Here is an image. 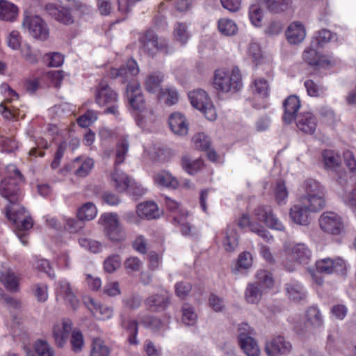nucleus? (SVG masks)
Returning <instances> with one entry per match:
<instances>
[{
	"label": "nucleus",
	"mask_w": 356,
	"mask_h": 356,
	"mask_svg": "<svg viewBox=\"0 0 356 356\" xmlns=\"http://www.w3.org/2000/svg\"><path fill=\"white\" fill-rule=\"evenodd\" d=\"M22 181V175L15 165L6 167V176L0 184V194L6 199L9 205L6 208L8 220L20 230H28L33 227L31 218L26 216V211L19 202L20 193L18 184Z\"/></svg>",
	"instance_id": "obj_1"
},
{
	"label": "nucleus",
	"mask_w": 356,
	"mask_h": 356,
	"mask_svg": "<svg viewBox=\"0 0 356 356\" xmlns=\"http://www.w3.org/2000/svg\"><path fill=\"white\" fill-rule=\"evenodd\" d=\"M127 97L132 108L139 112L136 116V121L141 128L147 124V118L153 115L152 110L145 109V102L141 91L140 83L133 81L127 86Z\"/></svg>",
	"instance_id": "obj_2"
},
{
	"label": "nucleus",
	"mask_w": 356,
	"mask_h": 356,
	"mask_svg": "<svg viewBox=\"0 0 356 356\" xmlns=\"http://www.w3.org/2000/svg\"><path fill=\"white\" fill-rule=\"evenodd\" d=\"M303 193L300 197L301 201L309 206L310 209L321 210L325 205V188L318 181L306 179L302 185Z\"/></svg>",
	"instance_id": "obj_3"
},
{
	"label": "nucleus",
	"mask_w": 356,
	"mask_h": 356,
	"mask_svg": "<svg viewBox=\"0 0 356 356\" xmlns=\"http://www.w3.org/2000/svg\"><path fill=\"white\" fill-rule=\"evenodd\" d=\"M213 88L222 92H235L242 86L240 70L235 67L230 70H216L213 79Z\"/></svg>",
	"instance_id": "obj_4"
},
{
	"label": "nucleus",
	"mask_w": 356,
	"mask_h": 356,
	"mask_svg": "<svg viewBox=\"0 0 356 356\" xmlns=\"http://www.w3.org/2000/svg\"><path fill=\"white\" fill-rule=\"evenodd\" d=\"M257 282L249 283L245 291V299L248 303L257 304L261 299L263 291L273 286V279L270 273L261 270L257 274Z\"/></svg>",
	"instance_id": "obj_5"
},
{
	"label": "nucleus",
	"mask_w": 356,
	"mask_h": 356,
	"mask_svg": "<svg viewBox=\"0 0 356 356\" xmlns=\"http://www.w3.org/2000/svg\"><path fill=\"white\" fill-rule=\"evenodd\" d=\"M95 102L100 106H107L105 113L113 114L115 116L119 115L118 111V95L107 83L101 82L96 89L95 94Z\"/></svg>",
	"instance_id": "obj_6"
},
{
	"label": "nucleus",
	"mask_w": 356,
	"mask_h": 356,
	"mask_svg": "<svg viewBox=\"0 0 356 356\" xmlns=\"http://www.w3.org/2000/svg\"><path fill=\"white\" fill-rule=\"evenodd\" d=\"M22 28L31 37L40 41H47L49 38V28L47 23L39 15H24Z\"/></svg>",
	"instance_id": "obj_7"
},
{
	"label": "nucleus",
	"mask_w": 356,
	"mask_h": 356,
	"mask_svg": "<svg viewBox=\"0 0 356 356\" xmlns=\"http://www.w3.org/2000/svg\"><path fill=\"white\" fill-rule=\"evenodd\" d=\"M188 98L193 107L200 111L209 120L216 119V108L205 90L197 89L191 91L188 93Z\"/></svg>",
	"instance_id": "obj_8"
},
{
	"label": "nucleus",
	"mask_w": 356,
	"mask_h": 356,
	"mask_svg": "<svg viewBox=\"0 0 356 356\" xmlns=\"http://www.w3.org/2000/svg\"><path fill=\"white\" fill-rule=\"evenodd\" d=\"M99 222L104 226V232L112 241H122L125 237V232L121 226L118 214L106 213L102 215Z\"/></svg>",
	"instance_id": "obj_9"
},
{
	"label": "nucleus",
	"mask_w": 356,
	"mask_h": 356,
	"mask_svg": "<svg viewBox=\"0 0 356 356\" xmlns=\"http://www.w3.org/2000/svg\"><path fill=\"white\" fill-rule=\"evenodd\" d=\"M144 52L154 56L158 51L168 54V47L165 40L159 39L157 35L152 30H147L140 38Z\"/></svg>",
	"instance_id": "obj_10"
},
{
	"label": "nucleus",
	"mask_w": 356,
	"mask_h": 356,
	"mask_svg": "<svg viewBox=\"0 0 356 356\" xmlns=\"http://www.w3.org/2000/svg\"><path fill=\"white\" fill-rule=\"evenodd\" d=\"M318 223L323 232L333 235L340 234L344 229L341 218L331 211L323 212L319 217Z\"/></svg>",
	"instance_id": "obj_11"
},
{
	"label": "nucleus",
	"mask_w": 356,
	"mask_h": 356,
	"mask_svg": "<svg viewBox=\"0 0 356 356\" xmlns=\"http://www.w3.org/2000/svg\"><path fill=\"white\" fill-rule=\"evenodd\" d=\"M291 350V343L280 335L266 341L264 348L268 356H284L289 354Z\"/></svg>",
	"instance_id": "obj_12"
},
{
	"label": "nucleus",
	"mask_w": 356,
	"mask_h": 356,
	"mask_svg": "<svg viewBox=\"0 0 356 356\" xmlns=\"http://www.w3.org/2000/svg\"><path fill=\"white\" fill-rule=\"evenodd\" d=\"M73 323L71 319L65 318L61 322L56 323L52 328V336L55 344L58 348H63L67 343L70 334L73 330Z\"/></svg>",
	"instance_id": "obj_13"
},
{
	"label": "nucleus",
	"mask_w": 356,
	"mask_h": 356,
	"mask_svg": "<svg viewBox=\"0 0 356 356\" xmlns=\"http://www.w3.org/2000/svg\"><path fill=\"white\" fill-rule=\"evenodd\" d=\"M139 72V67L134 59H129L120 68H112L109 76L112 79H120L122 83L130 81Z\"/></svg>",
	"instance_id": "obj_14"
},
{
	"label": "nucleus",
	"mask_w": 356,
	"mask_h": 356,
	"mask_svg": "<svg viewBox=\"0 0 356 356\" xmlns=\"http://www.w3.org/2000/svg\"><path fill=\"white\" fill-rule=\"evenodd\" d=\"M254 214L257 220L263 222L268 227L279 231L284 230V225L273 213L270 207L259 206L255 209Z\"/></svg>",
	"instance_id": "obj_15"
},
{
	"label": "nucleus",
	"mask_w": 356,
	"mask_h": 356,
	"mask_svg": "<svg viewBox=\"0 0 356 356\" xmlns=\"http://www.w3.org/2000/svg\"><path fill=\"white\" fill-rule=\"evenodd\" d=\"M299 204L293 205L290 209V217L293 222L302 226H307L309 224V213L318 212L320 210L310 209L309 206L299 200Z\"/></svg>",
	"instance_id": "obj_16"
},
{
	"label": "nucleus",
	"mask_w": 356,
	"mask_h": 356,
	"mask_svg": "<svg viewBox=\"0 0 356 356\" xmlns=\"http://www.w3.org/2000/svg\"><path fill=\"white\" fill-rule=\"evenodd\" d=\"M56 300H63L68 307L76 309L79 305V301L74 293L70 284L65 281H60L56 288Z\"/></svg>",
	"instance_id": "obj_17"
},
{
	"label": "nucleus",
	"mask_w": 356,
	"mask_h": 356,
	"mask_svg": "<svg viewBox=\"0 0 356 356\" xmlns=\"http://www.w3.org/2000/svg\"><path fill=\"white\" fill-rule=\"evenodd\" d=\"M44 10L47 14L60 23L71 24L74 22L71 10L67 7L58 6L55 3H49L45 5Z\"/></svg>",
	"instance_id": "obj_18"
},
{
	"label": "nucleus",
	"mask_w": 356,
	"mask_h": 356,
	"mask_svg": "<svg viewBox=\"0 0 356 356\" xmlns=\"http://www.w3.org/2000/svg\"><path fill=\"white\" fill-rule=\"evenodd\" d=\"M20 277L14 270L8 266L2 265L0 269V282L10 292H17L19 290Z\"/></svg>",
	"instance_id": "obj_19"
},
{
	"label": "nucleus",
	"mask_w": 356,
	"mask_h": 356,
	"mask_svg": "<svg viewBox=\"0 0 356 356\" xmlns=\"http://www.w3.org/2000/svg\"><path fill=\"white\" fill-rule=\"evenodd\" d=\"M111 184L119 193H123L130 190L133 187V182L131 178L124 172L115 166L114 171L110 176Z\"/></svg>",
	"instance_id": "obj_20"
},
{
	"label": "nucleus",
	"mask_w": 356,
	"mask_h": 356,
	"mask_svg": "<svg viewBox=\"0 0 356 356\" xmlns=\"http://www.w3.org/2000/svg\"><path fill=\"white\" fill-rule=\"evenodd\" d=\"M303 59L309 65L316 68H326L332 65V60L326 56H320L317 51L311 47L303 53Z\"/></svg>",
	"instance_id": "obj_21"
},
{
	"label": "nucleus",
	"mask_w": 356,
	"mask_h": 356,
	"mask_svg": "<svg viewBox=\"0 0 356 356\" xmlns=\"http://www.w3.org/2000/svg\"><path fill=\"white\" fill-rule=\"evenodd\" d=\"M238 225L241 229L249 227L250 231L256 233L258 236L264 238L266 242H270L273 238L263 226L253 222L250 220L248 214H243L238 220Z\"/></svg>",
	"instance_id": "obj_22"
},
{
	"label": "nucleus",
	"mask_w": 356,
	"mask_h": 356,
	"mask_svg": "<svg viewBox=\"0 0 356 356\" xmlns=\"http://www.w3.org/2000/svg\"><path fill=\"white\" fill-rule=\"evenodd\" d=\"M120 325L128 334L127 341L130 345H138L139 341L137 339L138 332V323L136 320L128 318L124 314H120Z\"/></svg>",
	"instance_id": "obj_23"
},
{
	"label": "nucleus",
	"mask_w": 356,
	"mask_h": 356,
	"mask_svg": "<svg viewBox=\"0 0 356 356\" xmlns=\"http://www.w3.org/2000/svg\"><path fill=\"white\" fill-rule=\"evenodd\" d=\"M283 106L284 109L283 121L286 124H291L300 108V101L297 96L291 95L284 100Z\"/></svg>",
	"instance_id": "obj_24"
},
{
	"label": "nucleus",
	"mask_w": 356,
	"mask_h": 356,
	"mask_svg": "<svg viewBox=\"0 0 356 356\" xmlns=\"http://www.w3.org/2000/svg\"><path fill=\"white\" fill-rule=\"evenodd\" d=\"M238 342L241 349L247 356H259L260 349L257 341L252 336L242 332L238 335Z\"/></svg>",
	"instance_id": "obj_25"
},
{
	"label": "nucleus",
	"mask_w": 356,
	"mask_h": 356,
	"mask_svg": "<svg viewBox=\"0 0 356 356\" xmlns=\"http://www.w3.org/2000/svg\"><path fill=\"white\" fill-rule=\"evenodd\" d=\"M172 131L179 136H185L188 134V127L185 117L180 113H174L170 115L168 120Z\"/></svg>",
	"instance_id": "obj_26"
},
{
	"label": "nucleus",
	"mask_w": 356,
	"mask_h": 356,
	"mask_svg": "<svg viewBox=\"0 0 356 356\" xmlns=\"http://www.w3.org/2000/svg\"><path fill=\"white\" fill-rule=\"evenodd\" d=\"M296 123L300 130L312 134L316 129L317 120L311 113H302L298 116Z\"/></svg>",
	"instance_id": "obj_27"
},
{
	"label": "nucleus",
	"mask_w": 356,
	"mask_h": 356,
	"mask_svg": "<svg viewBox=\"0 0 356 356\" xmlns=\"http://www.w3.org/2000/svg\"><path fill=\"white\" fill-rule=\"evenodd\" d=\"M286 35L289 43L296 44L300 43L305 39L306 31L300 22H295L289 26Z\"/></svg>",
	"instance_id": "obj_28"
},
{
	"label": "nucleus",
	"mask_w": 356,
	"mask_h": 356,
	"mask_svg": "<svg viewBox=\"0 0 356 356\" xmlns=\"http://www.w3.org/2000/svg\"><path fill=\"white\" fill-rule=\"evenodd\" d=\"M288 298L295 302H300L306 298V291L300 283L291 280L285 284Z\"/></svg>",
	"instance_id": "obj_29"
},
{
	"label": "nucleus",
	"mask_w": 356,
	"mask_h": 356,
	"mask_svg": "<svg viewBox=\"0 0 356 356\" xmlns=\"http://www.w3.org/2000/svg\"><path fill=\"white\" fill-rule=\"evenodd\" d=\"M19 15V8L8 0H0V19L7 22L15 21Z\"/></svg>",
	"instance_id": "obj_30"
},
{
	"label": "nucleus",
	"mask_w": 356,
	"mask_h": 356,
	"mask_svg": "<svg viewBox=\"0 0 356 356\" xmlns=\"http://www.w3.org/2000/svg\"><path fill=\"white\" fill-rule=\"evenodd\" d=\"M90 312L93 316L99 321H106L112 318L113 309L108 305L98 302H94L90 299Z\"/></svg>",
	"instance_id": "obj_31"
},
{
	"label": "nucleus",
	"mask_w": 356,
	"mask_h": 356,
	"mask_svg": "<svg viewBox=\"0 0 356 356\" xmlns=\"http://www.w3.org/2000/svg\"><path fill=\"white\" fill-rule=\"evenodd\" d=\"M322 161L326 170L337 171L340 167L341 160L340 156L332 149H325L321 153Z\"/></svg>",
	"instance_id": "obj_32"
},
{
	"label": "nucleus",
	"mask_w": 356,
	"mask_h": 356,
	"mask_svg": "<svg viewBox=\"0 0 356 356\" xmlns=\"http://www.w3.org/2000/svg\"><path fill=\"white\" fill-rule=\"evenodd\" d=\"M154 181L158 186L170 189H176L179 186L178 180L165 170H161L155 174Z\"/></svg>",
	"instance_id": "obj_33"
},
{
	"label": "nucleus",
	"mask_w": 356,
	"mask_h": 356,
	"mask_svg": "<svg viewBox=\"0 0 356 356\" xmlns=\"http://www.w3.org/2000/svg\"><path fill=\"white\" fill-rule=\"evenodd\" d=\"M163 81V75L160 72L150 73L145 79L144 86L147 91L152 93L159 92L160 94L163 90L161 88Z\"/></svg>",
	"instance_id": "obj_34"
},
{
	"label": "nucleus",
	"mask_w": 356,
	"mask_h": 356,
	"mask_svg": "<svg viewBox=\"0 0 356 356\" xmlns=\"http://www.w3.org/2000/svg\"><path fill=\"white\" fill-rule=\"evenodd\" d=\"M138 215L148 220L156 219L159 217L158 207L154 202L140 203L137 207Z\"/></svg>",
	"instance_id": "obj_35"
},
{
	"label": "nucleus",
	"mask_w": 356,
	"mask_h": 356,
	"mask_svg": "<svg viewBox=\"0 0 356 356\" xmlns=\"http://www.w3.org/2000/svg\"><path fill=\"white\" fill-rule=\"evenodd\" d=\"M223 245L227 252H232L238 246V235L234 224L228 225L225 232Z\"/></svg>",
	"instance_id": "obj_36"
},
{
	"label": "nucleus",
	"mask_w": 356,
	"mask_h": 356,
	"mask_svg": "<svg viewBox=\"0 0 356 356\" xmlns=\"http://www.w3.org/2000/svg\"><path fill=\"white\" fill-rule=\"evenodd\" d=\"M266 8L274 13L284 12L291 8L293 0H259Z\"/></svg>",
	"instance_id": "obj_37"
},
{
	"label": "nucleus",
	"mask_w": 356,
	"mask_h": 356,
	"mask_svg": "<svg viewBox=\"0 0 356 356\" xmlns=\"http://www.w3.org/2000/svg\"><path fill=\"white\" fill-rule=\"evenodd\" d=\"M168 304V298L160 294L152 296L145 300V305L152 312L164 310Z\"/></svg>",
	"instance_id": "obj_38"
},
{
	"label": "nucleus",
	"mask_w": 356,
	"mask_h": 356,
	"mask_svg": "<svg viewBox=\"0 0 356 356\" xmlns=\"http://www.w3.org/2000/svg\"><path fill=\"white\" fill-rule=\"evenodd\" d=\"M291 255L298 263L306 264L310 260L312 254L305 244L299 243L293 247Z\"/></svg>",
	"instance_id": "obj_39"
},
{
	"label": "nucleus",
	"mask_w": 356,
	"mask_h": 356,
	"mask_svg": "<svg viewBox=\"0 0 356 356\" xmlns=\"http://www.w3.org/2000/svg\"><path fill=\"white\" fill-rule=\"evenodd\" d=\"M129 147L128 136H122L116 146L115 166L124 162Z\"/></svg>",
	"instance_id": "obj_40"
},
{
	"label": "nucleus",
	"mask_w": 356,
	"mask_h": 356,
	"mask_svg": "<svg viewBox=\"0 0 356 356\" xmlns=\"http://www.w3.org/2000/svg\"><path fill=\"white\" fill-rule=\"evenodd\" d=\"M306 318L307 323L313 327H319L323 324L321 313L316 307H311L307 310Z\"/></svg>",
	"instance_id": "obj_41"
},
{
	"label": "nucleus",
	"mask_w": 356,
	"mask_h": 356,
	"mask_svg": "<svg viewBox=\"0 0 356 356\" xmlns=\"http://www.w3.org/2000/svg\"><path fill=\"white\" fill-rule=\"evenodd\" d=\"M181 165L188 174L193 175L202 167V161L199 159H192L188 156H184L181 159Z\"/></svg>",
	"instance_id": "obj_42"
},
{
	"label": "nucleus",
	"mask_w": 356,
	"mask_h": 356,
	"mask_svg": "<svg viewBox=\"0 0 356 356\" xmlns=\"http://www.w3.org/2000/svg\"><path fill=\"white\" fill-rule=\"evenodd\" d=\"M218 30L222 34L227 36H231L237 33L238 28L233 20L227 18H222L218 21Z\"/></svg>",
	"instance_id": "obj_43"
},
{
	"label": "nucleus",
	"mask_w": 356,
	"mask_h": 356,
	"mask_svg": "<svg viewBox=\"0 0 356 356\" xmlns=\"http://www.w3.org/2000/svg\"><path fill=\"white\" fill-rule=\"evenodd\" d=\"M33 348L38 356H55L54 348L45 340H37L33 344Z\"/></svg>",
	"instance_id": "obj_44"
},
{
	"label": "nucleus",
	"mask_w": 356,
	"mask_h": 356,
	"mask_svg": "<svg viewBox=\"0 0 356 356\" xmlns=\"http://www.w3.org/2000/svg\"><path fill=\"white\" fill-rule=\"evenodd\" d=\"M197 315L195 312L193 307L188 304H184L182 307V321L189 326L194 325L196 323Z\"/></svg>",
	"instance_id": "obj_45"
},
{
	"label": "nucleus",
	"mask_w": 356,
	"mask_h": 356,
	"mask_svg": "<svg viewBox=\"0 0 356 356\" xmlns=\"http://www.w3.org/2000/svg\"><path fill=\"white\" fill-rule=\"evenodd\" d=\"M74 173L79 177H85L88 175L89 162L86 160L82 161L81 158H76L71 164Z\"/></svg>",
	"instance_id": "obj_46"
},
{
	"label": "nucleus",
	"mask_w": 356,
	"mask_h": 356,
	"mask_svg": "<svg viewBox=\"0 0 356 356\" xmlns=\"http://www.w3.org/2000/svg\"><path fill=\"white\" fill-rule=\"evenodd\" d=\"M247 54L252 62L257 65L263 59V55L260 46L258 43L252 42L249 44L247 49Z\"/></svg>",
	"instance_id": "obj_47"
},
{
	"label": "nucleus",
	"mask_w": 356,
	"mask_h": 356,
	"mask_svg": "<svg viewBox=\"0 0 356 356\" xmlns=\"http://www.w3.org/2000/svg\"><path fill=\"white\" fill-rule=\"evenodd\" d=\"M109 352V348L101 339L97 338L93 340L90 356H108Z\"/></svg>",
	"instance_id": "obj_48"
},
{
	"label": "nucleus",
	"mask_w": 356,
	"mask_h": 356,
	"mask_svg": "<svg viewBox=\"0 0 356 356\" xmlns=\"http://www.w3.org/2000/svg\"><path fill=\"white\" fill-rule=\"evenodd\" d=\"M64 221V231L70 233H79L86 227V223L78 218L75 220L72 218H65Z\"/></svg>",
	"instance_id": "obj_49"
},
{
	"label": "nucleus",
	"mask_w": 356,
	"mask_h": 356,
	"mask_svg": "<svg viewBox=\"0 0 356 356\" xmlns=\"http://www.w3.org/2000/svg\"><path fill=\"white\" fill-rule=\"evenodd\" d=\"M174 37L175 40L181 44L188 41L190 34L187 30V26L184 23H177L174 29Z\"/></svg>",
	"instance_id": "obj_50"
},
{
	"label": "nucleus",
	"mask_w": 356,
	"mask_h": 356,
	"mask_svg": "<svg viewBox=\"0 0 356 356\" xmlns=\"http://www.w3.org/2000/svg\"><path fill=\"white\" fill-rule=\"evenodd\" d=\"M70 344L72 350L74 352H79L81 350L84 345V340L83 334L79 330H73L71 334Z\"/></svg>",
	"instance_id": "obj_51"
},
{
	"label": "nucleus",
	"mask_w": 356,
	"mask_h": 356,
	"mask_svg": "<svg viewBox=\"0 0 356 356\" xmlns=\"http://www.w3.org/2000/svg\"><path fill=\"white\" fill-rule=\"evenodd\" d=\"M249 18L255 26H261L263 18V11L258 5H252L249 8Z\"/></svg>",
	"instance_id": "obj_52"
},
{
	"label": "nucleus",
	"mask_w": 356,
	"mask_h": 356,
	"mask_svg": "<svg viewBox=\"0 0 356 356\" xmlns=\"http://www.w3.org/2000/svg\"><path fill=\"white\" fill-rule=\"evenodd\" d=\"M121 265V258L118 254H113L105 259L104 270L109 273L115 271Z\"/></svg>",
	"instance_id": "obj_53"
},
{
	"label": "nucleus",
	"mask_w": 356,
	"mask_h": 356,
	"mask_svg": "<svg viewBox=\"0 0 356 356\" xmlns=\"http://www.w3.org/2000/svg\"><path fill=\"white\" fill-rule=\"evenodd\" d=\"M193 141L197 149L207 150L210 147V139L203 133H198L195 135L193 138Z\"/></svg>",
	"instance_id": "obj_54"
},
{
	"label": "nucleus",
	"mask_w": 356,
	"mask_h": 356,
	"mask_svg": "<svg viewBox=\"0 0 356 356\" xmlns=\"http://www.w3.org/2000/svg\"><path fill=\"white\" fill-rule=\"evenodd\" d=\"M305 86L307 94L311 97H319L323 94L325 90L323 87L310 79L305 82Z\"/></svg>",
	"instance_id": "obj_55"
},
{
	"label": "nucleus",
	"mask_w": 356,
	"mask_h": 356,
	"mask_svg": "<svg viewBox=\"0 0 356 356\" xmlns=\"http://www.w3.org/2000/svg\"><path fill=\"white\" fill-rule=\"evenodd\" d=\"M316 267L318 272L324 274L335 273L333 266H331L330 257L319 259L316 262Z\"/></svg>",
	"instance_id": "obj_56"
},
{
	"label": "nucleus",
	"mask_w": 356,
	"mask_h": 356,
	"mask_svg": "<svg viewBox=\"0 0 356 356\" xmlns=\"http://www.w3.org/2000/svg\"><path fill=\"white\" fill-rule=\"evenodd\" d=\"M275 194L276 200L278 204H282L285 202V200L288 197V191L285 184L282 181H279L277 183Z\"/></svg>",
	"instance_id": "obj_57"
},
{
	"label": "nucleus",
	"mask_w": 356,
	"mask_h": 356,
	"mask_svg": "<svg viewBox=\"0 0 356 356\" xmlns=\"http://www.w3.org/2000/svg\"><path fill=\"white\" fill-rule=\"evenodd\" d=\"M34 268L41 272L47 273L49 276H54L51 267L48 260L44 259H37L33 264Z\"/></svg>",
	"instance_id": "obj_58"
},
{
	"label": "nucleus",
	"mask_w": 356,
	"mask_h": 356,
	"mask_svg": "<svg viewBox=\"0 0 356 356\" xmlns=\"http://www.w3.org/2000/svg\"><path fill=\"white\" fill-rule=\"evenodd\" d=\"M255 92L261 97H266L268 95V84L266 80L258 79L254 81Z\"/></svg>",
	"instance_id": "obj_59"
},
{
	"label": "nucleus",
	"mask_w": 356,
	"mask_h": 356,
	"mask_svg": "<svg viewBox=\"0 0 356 356\" xmlns=\"http://www.w3.org/2000/svg\"><path fill=\"white\" fill-rule=\"evenodd\" d=\"M192 286L187 282H179L175 285V292L180 298H185L191 292Z\"/></svg>",
	"instance_id": "obj_60"
},
{
	"label": "nucleus",
	"mask_w": 356,
	"mask_h": 356,
	"mask_svg": "<svg viewBox=\"0 0 356 356\" xmlns=\"http://www.w3.org/2000/svg\"><path fill=\"white\" fill-rule=\"evenodd\" d=\"M161 95L165 97V103L168 106L175 104L179 100V95L175 89L168 88L161 91Z\"/></svg>",
	"instance_id": "obj_61"
},
{
	"label": "nucleus",
	"mask_w": 356,
	"mask_h": 356,
	"mask_svg": "<svg viewBox=\"0 0 356 356\" xmlns=\"http://www.w3.org/2000/svg\"><path fill=\"white\" fill-rule=\"evenodd\" d=\"M124 266L129 273L140 270L142 267L141 261L136 257L128 258L124 262Z\"/></svg>",
	"instance_id": "obj_62"
},
{
	"label": "nucleus",
	"mask_w": 356,
	"mask_h": 356,
	"mask_svg": "<svg viewBox=\"0 0 356 356\" xmlns=\"http://www.w3.org/2000/svg\"><path fill=\"white\" fill-rule=\"evenodd\" d=\"M343 160L349 170L356 174V159L353 154V152L350 150H346L343 154Z\"/></svg>",
	"instance_id": "obj_63"
},
{
	"label": "nucleus",
	"mask_w": 356,
	"mask_h": 356,
	"mask_svg": "<svg viewBox=\"0 0 356 356\" xmlns=\"http://www.w3.org/2000/svg\"><path fill=\"white\" fill-rule=\"evenodd\" d=\"M252 263V257L250 252H243L238 255L237 268L248 269Z\"/></svg>",
	"instance_id": "obj_64"
}]
</instances>
